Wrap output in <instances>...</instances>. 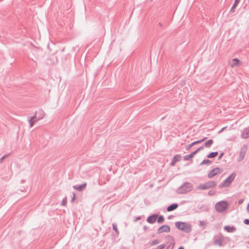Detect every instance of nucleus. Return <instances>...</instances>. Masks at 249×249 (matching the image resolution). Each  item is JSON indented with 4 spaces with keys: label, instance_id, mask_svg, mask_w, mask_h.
Instances as JSON below:
<instances>
[{
    "label": "nucleus",
    "instance_id": "31",
    "mask_svg": "<svg viewBox=\"0 0 249 249\" xmlns=\"http://www.w3.org/2000/svg\"><path fill=\"white\" fill-rule=\"evenodd\" d=\"M174 246V243H171L169 246H168L166 249H173Z\"/></svg>",
    "mask_w": 249,
    "mask_h": 249
},
{
    "label": "nucleus",
    "instance_id": "16",
    "mask_svg": "<svg viewBox=\"0 0 249 249\" xmlns=\"http://www.w3.org/2000/svg\"><path fill=\"white\" fill-rule=\"evenodd\" d=\"M178 204L177 203H173L169 205L167 208V212H171L175 210L178 207Z\"/></svg>",
    "mask_w": 249,
    "mask_h": 249
},
{
    "label": "nucleus",
    "instance_id": "38",
    "mask_svg": "<svg viewBox=\"0 0 249 249\" xmlns=\"http://www.w3.org/2000/svg\"><path fill=\"white\" fill-rule=\"evenodd\" d=\"M225 128H226V127H224L222 128L220 130V131L218 132V133H221L222 132H223V130H224Z\"/></svg>",
    "mask_w": 249,
    "mask_h": 249
},
{
    "label": "nucleus",
    "instance_id": "15",
    "mask_svg": "<svg viewBox=\"0 0 249 249\" xmlns=\"http://www.w3.org/2000/svg\"><path fill=\"white\" fill-rule=\"evenodd\" d=\"M180 158V155L177 154V155H175L170 162V165L172 166H174L175 165L176 163L179 161Z\"/></svg>",
    "mask_w": 249,
    "mask_h": 249
},
{
    "label": "nucleus",
    "instance_id": "41",
    "mask_svg": "<svg viewBox=\"0 0 249 249\" xmlns=\"http://www.w3.org/2000/svg\"><path fill=\"white\" fill-rule=\"evenodd\" d=\"M247 210L249 212V203L248 204V205L247 206Z\"/></svg>",
    "mask_w": 249,
    "mask_h": 249
},
{
    "label": "nucleus",
    "instance_id": "3",
    "mask_svg": "<svg viewBox=\"0 0 249 249\" xmlns=\"http://www.w3.org/2000/svg\"><path fill=\"white\" fill-rule=\"evenodd\" d=\"M235 176L236 174L235 173H232L230 176L226 178L224 180L222 181L221 183L219 185L218 188L219 189H221L223 187H229L234 179Z\"/></svg>",
    "mask_w": 249,
    "mask_h": 249
},
{
    "label": "nucleus",
    "instance_id": "26",
    "mask_svg": "<svg viewBox=\"0 0 249 249\" xmlns=\"http://www.w3.org/2000/svg\"><path fill=\"white\" fill-rule=\"evenodd\" d=\"M159 242H160L157 239L154 240L152 241V242H151V246L156 245L158 244H159Z\"/></svg>",
    "mask_w": 249,
    "mask_h": 249
},
{
    "label": "nucleus",
    "instance_id": "17",
    "mask_svg": "<svg viewBox=\"0 0 249 249\" xmlns=\"http://www.w3.org/2000/svg\"><path fill=\"white\" fill-rule=\"evenodd\" d=\"M224 229L228 232H232L236 231V228L234 226H225Z\"/></svg>",
    "mask_w": 249,
    "mask_h": 249
},
{
    "label": "nucleus",
    "instance_id": "32",
    "mask_svg": "<svg viewBox=\"0 0 249 249\" xmlns=\"http://www.w3.org/2000/svg\"><path fill=\"white\" fill-rule=\"evenodd\" d=\"M194 146V144L192 143H191V144H188L187 146H186V150H189L192 146Z\"/></svg>",
    "mask_w": 249,
    "mask_h": 249
},
{
    "label": "nucleus",
    "instance_id": "39",
    "mask_svg": "<svg viewBox=\"0 0 249 249\" xmlns=\"http://www.w3.org/2000/svg\"><path fill=\"white\" fill-rule=\"evenodd\" d=\"M242 202H243V200L240 199V200H239L238 201V203H239V204H241V203H242Z\"/></svg>",
    "mask_w": 249,
    "mask_h": 249
},
{
    "label": "nucleus",
    "instance_id": "23",
    "mask_svg": "<svg viewBox=\"0 0 249 249\" xmlns=\"http://www.w3.org/2000/svg\"><path fill=\"white\" fill-rule=\"evenodd\" d=\"M164 217L162 215H160L158 217L157 222L158 223H162V222H163L164 221Z\"/></svg>",
    "mask_w": 249,
    "mask_h": 249
},
{
    "label": "nucleus",
    "instance_id": "42",
    "mask_svg": "<svg viewBox=\"0 0 249 249\" xmlns=\"http://www.w3.org/2000/svg\"><path fill=\"white\" fill-rule=\"evenodd\" d=\"M178 249H184V248L183 247L181 246V247H179L178 248Z\"/></svg>",
    "mask_w": 249,
    "mask_h": 249
},
{
    "label": "nucleus",
    "instance_id": "6",
    "mask_svg": "<svg viewBox=\"0 0 249 249\" xmlns=\"http://www.w3.org/2000/svg\"><path fill=\"white\" fill-rule=\"evenodd\" d=\"M203 147L200 146V147L198 148L197 149H196L195 151L191 153V154L189 155H185L183 157L184 160H189L193 158L195 155H196V153H197L200 150L203 149Z\"/></svg>",
    "mask_w": 249,
    "mask_h": 249
},
{
    "label": "nucleus",
    "instance_id": "22",
    "mask_svg": "<svg viewBox=\"0 0 249 249\" xmlns=\"http://www.w3.org/2000/svg\"><path fill=\"white\" fill-rule=\"evenodd\" d=\"M239 2L237 1V0H235L230 10V12H234L233 9L237 6Z\"/></svg>",
    "mask_w": 249,
    "mask_h": 249
},
{
    "label": "nucleus",
    "instance_id": "4",
    "mask_svg": "<svg viewBox=\"0 0 249 249\" xmlns=\"http://www.w3.org/2000/svg\"><path fill=\"white\" fill-rule=\"evenodd\" d=\"M217 184V182L215 181H209L204 183H202L198 185L197 187V190H205L215 187Z\"/></svg>",
    "mask_w": 249,
    "mask_h": 249
},
{
    "label": "nucleus",
    "instance_id": "36",
    "mask_svg": "<svg viewBox=\"0 0 249 249\" xmlns=\"http://www.w3.org/2000/svg\"><path fill=\"white\" fill-rule=\"evenodd\" d=\"M141 217H140V216L136 217L135 218V219L134 220V221H135V222H136V221H138V220H140V219H141Z\"/></svg>",
    "mask_w": 249,
    "mask_h": 249
},
{
    "label": "nucleus",
    "instance_id": "19",
    "mask_svg": "<svg viewBox=\"0 0 249 249\" xmlns=\"http://www.w3.org/2000/svg\"><path fill=\"white\" fill-rule=\"evenodd\" d=\"M212 163V161L210 160L206 159L204 160L200 163V165H210Z\"/></svg>",
    "mask_w": 249,
    "mask_h": 249
},
{
    "label": "nucleus",
    "instance_id": "34",
    "mask_svg": "<svg viewBox=\"0 0 249 249\" xmlns=\"http://www.w3.org/2000/svg\"><path fill=\"white\" fill-rule=\"evenodd\" d=\"M244 223L246 225H249V219H245L244 220Z\"/></svg>",
    "mask_w": 249,
    "mask_h": 249
},
{
    "label": "nucleus",
    "instance_id": "20",
    "mask_svg": "<svg viewBox=\"0 0 249 249\" xmlns=\"http://www.w3.org/2000/svg\"><path fill=\"white\" fill-rule=\"evenodd\" d=\"M213 143V140L212 139L209 140L208 141L205 142L204 146L206 147H210Z\"/></svg>",
    "mask_w": 249,
    "mask_h": 249
},
{
    "label": "nucleus",
    "instance_id": "29",
    "mask_svg": "<svg viewBox=\"0 0 249 249\" xmlns=\"http://www.w3.org/2000/svg\"><path fill=\"white\" fill-rule=\"evenodd\" d=\"M66 203H67V198L65 197V198H63V199L62 200V201L61 202V205L62 206H65L66 204Z\"/></svg>",
    "mask_w": 249,
    "mask_h": 249
},
{
    "label": "nucleus",
    "instance_id": "8",
    "mask_svg": "<svg viewBox=\"0 0 249 249\" xmlns=\"http://www.w3.org/2000/svg\"><path fill=\"white\" fill-rule=\"evenodd\" d=\"M224 236L220 234L217 238H216V236H214L213 238V245H218L219 246H222V242L224 240Z\"/></svg>",
    "mask_w": 249,
    "mask_h": 249
},
{
    "label": "nucleus",
    "instance_id": "30",
    "mask_svg": "<svg viewBox=\"0 0 249 249\" xmlns=\"http://www.w3.org/2000/svg\"><path fill=\"white\" fill-rule=\"evenodd\" d=\"M165 246L164 244H161L160 246H158L156 249H163L165 248Z\"/></svg>",
    "mask_w": 249,
    "mask_h": 249
},
{
    "label": "nucleus",
    "instance_id": "1",
    "mask_svg": "<svg viewBox=\"0 0 249 249\" xmlns=\"http://www.w3.org/2000/svg\"><path fill=\"white\" fill-rule=\"evenodd\" d=\"M193 189V185L189 182H184L177 191L178 194H184L191 192Z\"/></svg>",
    "mask_w": 249,
    "mask_h": 249
},
{
    "label": "nucleus",
    "instance_id": "25",
    "mask_svg": "<svg viewBox=\"0 0 249 249\" xmlns=\"http://www.w3.org/2000/svg\"><path fill=\"white\" fill-rule=\"evenodd\" d=\"M205 139H206V137H205L204 138H203L201 140H198V141H196L195 142H193V143L194 144V145L196 144H198V143H201V142H203Z\"/></svg>",
    "mask_w": 249,
    "mask_h": 249
},
{
    "label": "nucleus",
    "instance_id": "18",
    "mask_svg": "<svg viewBox=\"0 0 249 249\" xmlns=\"http://www.w3.org/2000/svg\"><path fill=\"white\" fill-rule=\"evenodd\" d=\"M218 152H211L210 154H209L207 156V157L208 158H210V159L213 158L215 157L217 155H218Z\"/></svg>",
    "mask_w": 249,
    "mask_h": 249
},
{
    "label": "nucleus",
    "instance_id": "21",
    "mask_svg": "<svg viewBox=\"0 0 249 249\" xmlns=\"http://www.w3.org/2000/svg\"><path fill=\"white\" fill-rule=\"evenodd\" d=\"M239 60L238 59L235 58H234L233 60H232V63L231 64V67H233L236 65H238V64L239 63Z\"/></svg>",
    "mask_w": 249,
    "mask_h": 249
},
{
    "label": "nucleus",
    "instance_id": "9",
    "mask_svg": "<svg viewBox=\"0 0 249 249\" xmlns=\"http://www.w3.org/2000/svg\"><path fill=\"white\" fill-rule=\"evenodd\" d=\"M170 231V227L167 225H163L160 226L158 230V233L159 234L163 232H168Z\"/></svg>",
    "mask_w": 249,
    "mask_h": 249
},
{
    "label": "nucleus",
    "instance_id": "11",
    "mask_svg": "<svg viewBox=\"0 0 249 249\" xmlns=\"http://www.w3.org/2000/svg\"><path fill=\"white\" fill-rule=\"evenodd\" d=\"M42 118V117H39L38 118H37L36 113L34 116L30 118V119L28 120V122L30 124V127H32L36 122H37L38 120H39Z\"/></svg>",
    "mask_w": 249,
    "mask_h": 249
},
{
    "label": "nucleus",
    "instance_id": "37",
    "mask_svg": "<svg viewBox=\"0 0 249 249\" xmlns=\"http://www.w3.org/2000/svg\"><path fill=\"white\" fill-rule=\"evenodd\" d=\"M75 199V194L73 193V197L71 198V201L72 202Z\"/></svg>",
    "mask_w": 249,
    "mask_h": 249
},
{
    "label": "nucleus",
    "instance_id": "13",
    "mask_svg": "<svg viewBox=\"0 0 249 249\" xmlns=\"http://www.w3.org/2000/svg\"><path fill=\"white\" fill-rule=\"evenodd\" d=\"M158 217V215L157 214H153L147 217L146 221L150 224H153L155 222Z\"/></svg>",
    "mask_w": 249,
    "mask_h": 249
},
{
    "label": "nucleus",
    "instance_id": "33",
    "mask_svg": "<svg viewBox=\"0 0 249 249\" xmlns=\"http://www.w3.org/2000/svg\"><path fill=\"white\" fill-rule=\"evenodd\" d=\"M8 156V155H5L4 156H3L0 159V162H1L3 160L5 159L7 156Z\"/></svg>",
    "mask_w": 249,
    "mask_h": 249
},
{
    "label": "nucleus",
    "instance_id": "35",
    "mask_svg": "<svg viewBox=\"0 0 249 249\" xmlns=\"http://www.w3.org/2000/svg\"><path fill=\"white\" fill-rule=\"evenodd\" d=\"M223 155H224V153L223 152L221 153L218 156V160H220L222 158V157L223 156Z\"/></svg>",
    "mask_w": 249,
    "mask_h": 249
},
{
    "label": "nucleus",
    "instance_id": "2",
    "mask_svg": "<svg viewBox=\"0 0 249 249\" xmlns=\"http://www.w3.org/2000/svg\"><path fill=\"white\" fill-rule=\"evenodd\" d=\"M175 225L178 230L183 231L186 233H189L192 231L191 225L187 223L178 221L176 223Z\"/></svg>",
    "mask_w": 249,
    "mask_h": 249
},
{
    "label": "nucleus",
    "instance_id": "14",
    "mask_svg": "<svg viewBox=\"0 0 249 249\" xmlns=\"http://www.w3.org/2000/svg\"><path fill=\"white\" fill-rule=\"evenodd\" d=\"M87 186V183L84 182L82 184H77L73 186V188L78 191H82L84 190Z\"/></svg>",
    "mask_w": 249,
    "mask_h": 249
},
{
    "label": "nucleus",
    "instance_id": "27",
    "mask_svg": "<svg viewBox=\"0 0 249 249\" xmlns=\"http://www.w3.org/2000/svg\"><path fill=\"white\" fill-rule=\"evenodd\" d=\"M199 225L205 228L206 227V223L204 221H199Z\"/></svg>",
    "mask_w": 249,
    "mask_h": 249
},
{
    "label": "nucleus",
    "instance_id": "44",
    "mask_svg": "<svg viewBox=\"0 0 249 249\" xmlns=\"http://www.w3.org/2000/svg\"><path fill=\"white\" fill-rule=\"evenodd\" d=\"M237 1L239 2V1H240V0H237Z\"/></svg>",
    "mask_w": 249,
    "mask_h": 249
},
{
    "label": "nucleus",
    "instance_id": "10",
    "mask_svg": "<svg viewBox=\"0 0 249 249\" xmlns=\"http://www.w3.org/2000/svg\"><path fill=\"white\" fill-rule=\"evenodd\" d=\"M246 150L247 148L245 146H243L241 148L239 152V158L237 160L238 161L240 162L244 159L246 153Z\"/></svg>",
    "mask_w": 249,
    "mask_h": 249
},
{
    "label": "nucleus",
    "instance_id": "28",
    "mask_svg": "<svg viewBox=\"0 0 249 249\" xmlns=\"http://www.w3.org/2000/svg\"><path fill=\"white\" fill-rule=\"evenodd\" d=\"M215 194V191L213 190H210L208 193V195L212 196L214 195Z\"/></svg>",
    "mask_w": 249,
    "mask_h": 249
},
{
    "label": "nucleus",
    "instance_id": "7",
    "mask_svg": "<svg viewBox=\"0 0 249 249\" xmlns=\"http://www.w3.org/2000/svg\"><path fill=\"white\" fill-rule=\"evenodd\" d=\"M222 170L219 167H215L212 169L208 174V177L209 178H212L214 176L221 172Z\"/></svg>",
    "mask_w": 249,
    "mask_h": 249
},
{
    "label": "nucleus",
    "instance_id": "24",
    "mask_svg": "<svg viewBox=\"0 0 249 249\" xmlns=\"http://www.w3.org/2000/svg\"><path fill=\"white\" fill-rule=\"evenodd\" d=\"M112 228L113 230L117 233V234H119V231L117 229V226L116 223H113L112 224Z\"/></svg>",
    "mask_w": 249,
    "mask_h": 249
},
{
    "label": "nucleus",
    "instance_id": "12",
    "mask_svg": "<svg viewBox=\"0 0 249 249\" xmlns=\"http://www.w3.org/2000/svg\"><path fill=\"white\" fill-rule=\"evenodd\" d=\"M241 138L244 139L249 138V127L244 128L241 131Z\"/></svg>",
    "mask_w": 249,
    "mask_h": 249
},
{
    "label": "nucleus",
    "instance_id": "40",
    "mask_svg": "<svg viewBox=\"0 0 249 249\" xmlns=\"http://www.w3.org/2000/svg\"><path fill=\"white\" fill-rule=\"evenodd\" d=\"M158 25H159V26H160V27H161V26H162V25L161 23H160V22H159V23H158Z\"/></svg>",
    "mask_w": 249,
    "mask_h": 249
},
{
    "label": "nucleus",
    "instance_id": "5",
    "mask_svg": "<svg viewBox=\"0 0 249 249\" xmlns=\"http://www.w3.org/2000/svg\"><path fill=\"white\" fill-rule=\"evenodd\" d=\"M228 203L226 201H220L215 205V208L217 212L222 213L228 208Z\"/></svg>",
    "mask_w": 249,
    "mask_h": 249
},
{
    "label": "nucleus",
    "instance_id": "43",
    "mask_svg": "<svg viewBox=\"0 0 249 249\" xmlns=\"http://www.w3.org/2000/svg\"><path fill=\"white\" fill-rule=\"evenodd\" d=\"M143 229H144V231H145V230H146V226H144L143 227Z\"/></svg>",
    "mask_w": 249,
    "mask_h": 249
}]
</instances>
